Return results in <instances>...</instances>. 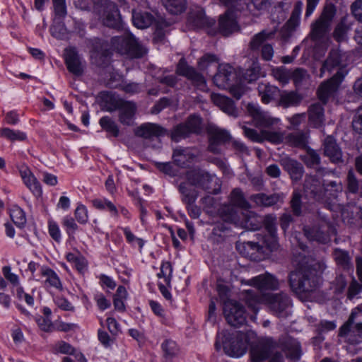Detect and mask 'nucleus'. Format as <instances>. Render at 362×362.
Returning a JSON list of instances; mask_svg holds the SVG:
<instances>
[{
  "mask_svg": "<svg viewBox=\"0 0 362 362\" xmlns=\"http://www.w3.org/2000/svg\"><path fill=\"white\" fill-rule=\"evenodd\" d=\"M347 61L348 54L346 53H341L338 49L331 51L328 59L322 67L320 77H322L326 71L331 72L336 70L337 72L330 80L322 83L319 87L317 95L321 101L326 102L328 98L337 90L348 73Z\"/></svg>",
  "mask_w": 362,
  "mask_h": 362,
  "instance_id": "3",
  "label": "nucleus"
},
{
  "mask_svg": "<svg viewBox=\"0 0 362 362\" xmlns=\"http://www.w3.org/2000/svg\"><path fill=\"white\" fill-rule=\"evenodd\" d=\"M177 73L191 80L198 89L203 91L207 90L206 83L204 78L197 74L193 68L188 66L184 59H181L179 62Z\"/></svg>",
  "mask_w": 362,
  "mask_h": 362,
  "instance_id": "15",
  "label": "nucleus"
},
{
  "mask_svg": "<svg viewBox=\"0 0 362 362\" xmlns=\"http://www.w3.org/2000/svg\"><path fill=\"white\" fill-rule=\"evenodd\" d=\"M289 141L293 146H304L307 142V136L305 134H293L290 136Z\"/></svg>",
  "mask_w": 362,
  "mask_h": 362,
  "instance_id": "63",
  "label": "nucleus"
},
{
  "mask_svg": "<svg viewBox=\"0 0 362 362\" xmlns=\"http://www.w3.org/2000/svg\"><path fill=\"white\" fill-rule=\"evenodd\" d=\"M233 69L228 64H221L218 66V71L214 77V82L216 86L221 88H229L230 93L237 99L240 98L245 93V88L242 86H230L229 81L233 74Z\"/></svg>",
  "mask_w": 362,
  "mask_h": 362,
  "instance_id": "9",
  "label": "nucleus"
},
{
  "mask_svg": "<svg viewBox=\"0 0 362 362\" xmlns=\"http://www.w3.org/2000/svg\"><path fill=\"white\" fill-rule=\"evenodd\" d=\"M243 284L251 286L252 289L245 290V300L248 307L255 313L259 309L262 303L267 304L269 308L279 317L284 316V312L290 306L291 300L286 294L276 296L264 295L257 296L256 289L259 292L263 290L275 289L278 286L277 280L271 274L266 273L255 276L250 280H241Z\"/></svg>",
  "mask_w": 362,
  "mask_h": 362,
  "instance_id": "1",
  "label": "nucleus"
},
{
  "mask_svg": "<svg viewBox=\"0 0 362 362\" xmlns=\"http://www.w3.org/2000/svg\"><path fill=\"white\" fill-rule=\"evenodd\" d=\"M54 303L59 308L63 310L74 312L75 310L74 306L66 298L64 297H56L54 298Z\"/></svg>",
  "mask_w": 362,
  "mask_h": 362,
  "instance_id": "54",
  "label": "nucleus"
},
{
  "mask_svg": "<svg viewBox=\"0 0 362 362\" xmlns=\"http://www.w3.org/2000/svg\"><path fill=\"white\" fill-rule=\"evenodd\" d=\"M313 184H312L310 187V182L306 180L305 182V192L307 194L310 193L313 195L315 199L320 201V195L317 193V189H321L322 187L320 185V182L317 180H313Z\"/></svg>",
  "mask_w": 362,
  "mask_h": 362,
  "instance_id": "53",
  "label": "nucleus"
},
{
  "mask_svg": "<svg viewBox=\"0 0 362 362\" xmlns=\"http://www.w3.org/2000/svg\"><path fill=\"white\" fill-rule=\"evenodd\" d=\"M208 131L210 134L209 148L213 152L218 151V149L215 147V144H219L225 142L230 139V134L228 132L221 129L215 125L209 126Z\"/></svg>",
  "mask_w": 362,
  "mask_h": 362,
  "instance_id": "21",
  "label": "nucleus"
},
{
  "mask_svg": "<svg viewBox=\"0 0 362 362\" xmlns=\"http://www.w3.org/2000/svg\"><path fill=\"white\" fill-rule=\"evenodd\" d=\"M351 9L356 19L362 22V0L355 1L352 4Z\"/></svg>",
  "mask_w": 362,
  "mask_h": 362,
  "instance_id": "62",
  "label": "nucleus"
},
{
  "mask_svg": "<svg viewBox=\"0 0 362 362\" xmlns=\"http://www.w3.org/2000/svg\"><path fill=\"white\" fill-rule=\"evenodd\" d=\"M305 236L310 240H316L321 243H327L329 239L318 229H313L312 231L305 229Z\"/></svg>",
  "mask_w": 362,
  "mask_h": 362,
  "instance_id": "45",
  "label": "nucleus"
},
{
  "mask_svg": "<svg viewBox=\"0 0 362 362\" xmlns=\"http://www.w3.org/2000/svg\"><path fill=\"white\" fill-rule=\"evenodd\" d=\"M103 23L108 27L119 28L122 25V18L119 10L115 4H109L103 11Z\"/></svg>",
  "mask_w": 362,
  "mask_h": 362,
  "instance_id": "18",
  "label": "nucleus"
},
{
  "mask_svg": "<svg viewBox=\"0 0 362 362\" xmlns=\"http://www.w3.org/2000/svg\"><path fill=\"white\" fill-rule=\"evenodd\" d=\"M325 266L322 262H314L308 267H300L290 274V284L297 294L313 291L320 283V276Z\"/></svg>",
  "mask_w": 362,
  "mask_h": 362,
  "instance_id": "5",
  "label": "nucleus"
},
{
  "mask_svg": "<svg viewBox=\"0 0 362 362\" xmlns=\"http://www.w3.org/2000/svg\"><path fill=\"white\" fill-rule=\"evenodd\" d=\"M48 230L50 236L56 241L59 242L62 238L61 230L58 224L53 220L48 221Z\"/></svg>",
  "mask_w": 362,
  "mask_h": 362,
  "instance_id": "50",
  "label": "nucleus"
},
{
  "mask_svg": "<svg viewBox=\"0 0 362 362\" xmlns=\"http://www.w3.org/2000/svg\"><path fill=\"white\" fill-rule=\"evenodd\" d=\"M324 122L323 108L319 104L312 105L309 110V122L314 127L322 126Z\"/></svg>",
  "mask_w": 362,
  "mask_h": 362,
  "instance_id": "30",
  "label": "nucleus"
},
{
  "mask_svg": "<svg viewBox=\"0 0 362 362\" xmlns=\"http://www.w3.org/2000/svg\"><path fill=\"white\" fill-rule=\"evenodd\" d=\"M124 235L127 242L134 247H138L140 250H142L145 245L146 241L142 238L136 236L130 230L129 227L122 228Z\"/></svg>",
  "mask_w": 362,
  "mask_h": 362,
  "instance_id": "36",
  "label": "nucleus"
},
{
  "mask_svg": "<svg viewBox=\"0 0 362 362\" xmlns=\"http://www.w3.org/2000/svg\"><path fill=\"white\" fill-rule=\"evenodd\" d=\"M127 296L126 288L120 286L117 288V292L114 296V305L116 310L122 311L125 308L124 300Z\"/></svg>",
  "mask_w": 362,
  "mask_h": 362,
  "instance_id": "40",
  "label": "nucleus"
},
{
  "mask_svg": "<svg viewBox=\"0 0 362 362\" xmlns=\"http://www.w3.org/2000/svg\"><path fill=\"white\" fill-rule=\"evenodd\" d=\"M228 332H219L217 334L216 348L220 350L223 348L224 352L229 356L239 358L247 351L250 344L255 342L256 334L245 327L243 330L236 333L235 339L229 340Z\"/></svg>",
  "mask_w": 362,
  "mask_h": 362,
  "instance_id": "4",
  "label": "nucleus"
},
{
  "mask_svg": "<svg viewBox=\"0 0 362 362\" xmlns=\"http://www.w3.org/2000/svg\"><path fill=\"white\" fill-rule=\"evenodd\" d=\"M260 76L261 74L259 63L257 60H252L250 62L249 68L247 69L243 78L248 82H252L256 81Z\"/></svg>",
  "mask_w": 362,
  "mask_h": 362,
  "instance_id": "34",
  "label": "nucleus"
},
{
  "mask_svg": "<svg viewBox=\"0 0 362 362\" xmlns=\"http://www.w3.org/2000/svg\"><path fill=\"white\" fill-rule=\"evenodd\" d=\"M273 75L276 80L283 84L287 83L292 76L290 71L283 67L274 69Z\"/></svg>",
  "mask_w": 362,
  "mask_h": 362,
  "instance_id": "46",
  "label": "nucleus"
},
{
  "mask_svg": "<svg viewBox=\"0 0 362 362\" xmlns=\"http://www.w3.org/2000/svg\"><path fill=\"white\" fill-rule=\"evenodd\" d=\"M286 168L292 180H298L303 175V167L298 162L291 160L286 164Z\"/></svg>",
  "mask_w": 362,
  "mask_h": 362,
  "instance_id": "39",
  "label": "nucleus"
},
{
  "mask_svg": "<svg viewBox=\"0 0 362 362\" xmlns=\"http://www.w3.org/2000/svg\"><path fill=\"white\" fill-rule=\"evenodd\" d=\"M218 182L215 175H209L208 173L199 170H193L187 175V180L180 185V191L182 194L183 201L187 204L194 202L197 197V189L202 187L209 189V182Z\"/></svg>",
  "mask_w": 362,
  "mask_h": 362,
  "instance_id": "7",
  "label": "nucleus"
},
{
  "mask_svg": "<svg viewBox=\"0 0 362 362\" xmlns=\"http://www.w3.org/2000/svg\"><path fill=\"white\" fill-rule=\"evenodd\" d=\"M346 30L347 28L344 25L343 23L339 24L334 32V37L336 40L341 42L345 40Z\"/></svg>",
  "mask_w": 362,
  "mask_h": 362,
  "instance_id": "64",
  "label": "nucleus"
},
{
  "mask_svg": "<svg viewBox=\"0 0 362 362\" xmlns=\"http://www.w3.org/2000/svg\"><path fill=\"white\" fill-rule=\"evenodd\" d=\"M10 216L13 223L18 227H22L26 223V216L23 210L18 206H13L10 210Z\"/></svg>",
  "mask_w": 362,
  "mask_h": 362,
  "instance_id": "37",
  "label": "nucleus"
},
{
  "mask_svg": "<svg viewBox=\"0 0 362 362\" xmlns=\"http://www.w3.org/2000/svg\"><path fill=\"white\" fill-rule=\"evenodd\" d=\"M218 58L213 54H204L198 62V67L202 71H207L211 66H216Z\"/></svg>",
  "mask_w": 362,
  "mask_h": 362,
  "instance_id": "43",
  "label": "nucleus"
},
{
  "mask_svg": "<svg viewBox=\"0 0 362 362\" xmlns=\"http://www.w3.org/2000/svg\"><path fill=\"white\" fill-rule=\"evenodd\" d=\"M62 224L66 229V233L69 235H73L75 233L78 228L77 224L75 223L74 219L69 216H66L63 218Z\"/></svg>",
  "mask_w": 362,
  "mask_h": 362,
  "instance_id": "52",
  "label": "nucleus"
},
{
  "mask_svg": "<svg viewBox=\"0 0 362 362\" xmlns=\"http://www.w3.org/2000/svg\"><path fill=\"white\" fill-rule=\"evenodd\" d=\"M40 278L34 276V279L43 282L46 286H51L59 290L62 289L60 279L52 269L46 266H42L40 268Z\"/></svg>",
  "mask_w": 362,
  "mask_h": 362,
  "instance_id": "17",
  "label": "nucleus"
},
{
  "mask_svg": "<svg viewBox=\"0 0 362 362\" xmlns=\"http://www.w3.org/2000/svg\"><path fill=\"white\" fill-rule=\"evenodd\" d=\"M75 217L79 223H86L88 221V209L81 204H79L74 212Z\"/></svg>",
  "mask_w": 362,
  "mask_h": 362,
  "instance_id": "47",
  "label": "nucleus"
},
{
  "mask_svg": "<svg viewBox=\"0 0 362 362\" xmlns=\"http://www.w3.org/2000/svg\"><path fill=\"white\" fill-rule=\"evenodd\" d=\"M93 206L99 210H105L110 213L112 217H117L119 211L117 207L106 198H98L92 201Z\"/></svg>",
  "mask_w": 362,
  "mask_h": 362,
  "instance_id": "29",
  "label": "nucleus"
},
{
  "mask_svg": "<svg viewBox=\"0 0 362 362\" xmlns=\"http://www.w3.org/2000/svg\"><path fill=\"white\" fill-rule=\"evenodd\" d=\"M54 351L63 354H74V349L65 341H59L55 344Z\"/></svg>",
  "mask_w": 362,
  "mask_h": 362,
  "instance_id": "55",
  "label": "nucleus"
},
{
  "mask_svg": "<svg viewBox=\"0 0 362 362\" xmlns=\"http://www.w3.org/2000/svg\"><path fill=\"white\" fill-rule=\"evenodd\" d=\"M132 21L136 28L144 29L152 24L153 17L147 12L141 13L134 11L132 14Z\"/></svg>",
  "mask_w": 362,
  "mask_h": 362,
  "instance_id": "31",
  "label": "nucleus"
},
{
  "mask_svg": "<svg viewBox=\"0 0 362 362\" xmlns=\"http://www.w3.org/2000/svg\"><path fill=\"white\" fill-rule=\"evenodd\" d=\"M20 175L23 183L37 198L41 197L42 190L41 185L30 168L25 165H21L18 168Z\"/></svg>",
  "mask_w": 362,
  "mask_h": 362,
  "instance_id": "16",
  "label": "nucleus"
},
{
  "mask_svg": "<svg viewBox=\"0 0 362 362\" xmlns=\"http://www.w3.org/2000/svg\"><path fill=\"white\" fill-rule=\"evenodd\" d=\"M136 112V105L132 102H124L119 107V120L126 125L133 124Z\"/></svg>",
  "mask_w": 362,
  "mask_h": 362,
  "instance_id": "25",
  "label": "nucleus"
},
{
  "mask_svg": "<svg viewBox=\"0 0 362 362\" xmlns=\"http://www.w3.org/2000/svg\"><path fill=\"white\" fill-rule=\"evenodd\" d=\"M1 134L2 136L12 141L23 140L25 139V134L24 133L19 131H14L8 128L3 129L1 132Z\"/></svg>",
  "mask_w": 362,
  "mask_h": 362,
  "instance_id": "48",
  "label": "nucleus"
},
{
  "mask_svg": "<svg viewBox=\"0 0 362 362\" xmlns=\"http://www.w3.org/2000/svg\"><path fill=\"white\" fill-rule=\"evenodd\" d=\"M254 202L258 205L269 206L276 204L279 197L276 194L265 195L263 194L256 195L253 197Z\"/></svg>",
  "mask_w": 362,
  "mask_h": 362,
  "instance_id": "41",
  "label": "nucleus"
},
{
  "mask_svg": "<svg viewBox=\"0 0 362 362\" xmlns=\"http://www.w3.org/2000/svg\"><path fill=\"white\" fill-rule=\"evenodd\" d=\"M293 81L296 86H300L308 78L306 71L302 69H298L293 72L292 76Z\"/></svg>",
  "mask_w": 362,
  "mask_h": 362,
  "instance_id": "58",
  "label": "nucleus"
},
{
  "mask_svg": "<svg viewBox=\"0 0 362 362\" xmlns=\"http://www.w3.org/2000/svg\"><path fill=\"white\" fill-rule=\"evenodd\" d=\"M52 2L55 15L54 21L64 18L67 13L65 0H52Z\"/></svg>",
  "mask_w": 362,
  "mask_h": 362,
  "instance_id": "44",
  "label": "nucleus"
},
{
  "mask_svg": "<svg viewBox=\"0 0 362 362\" xmlns=\"http://www.w3.org/2000/svg\"><path fill=\"white\" fill-rule=\"evenodd\" d=\"M272 221L266 226L267 234L262 236L257 243L247 242L243 244L245 250L244 255L254 260H261L266 258L269 254L278 248V242L276 236V226L272 217Z\"/></svg>",
  "mask_w": 362,
  "mask_h": 362,
  "instance_id": "6",
  "label": "nucleus"
},
{
  "mask_svg": "<svg viewBox=\"0 0 362 362\" xmlns=\"http://www.w3.org/2000/svg\"><path fill=\"white\" fill-rule=\"evenodd\" d=\"M194 155L192 150L186 148H176L173 155L174 162L179 166L185 167L187 165V163H190L194 160Z\"/></svg>",
  "mask_w": 362,
  "mask_h": 362,
  "instance_id": "28",
  "label": "nucleus"
},
{
  "mask_svg": "<svg viewBox=\"0 0 362 362\" xmlns=\"http://www.w3.org/2000/svg\"><path fill=\"white\" fill-rule=\"evenodd\" d=\"M269 356L268 351L265 349H252L251 357L253 362H262Z\"/></svg>",
  "mask_w": 362,
  "mask_h": 362,
  "instance_id": "57",
  "label": "nucleus"
},
{
  "mask_svg": "<svg viewBox=\"0 0 362 362\" xmlns=\"http://www.w3.org/2000/svg\"><path fill=\"white\" fill-rule=\"evenodd\" d=\"M164 130L160 127L152 124V123H146L144 124L137 128L135 131V134L144 138H150L154 136H160L163 134Z\"/></svg>",
  "mask_w": 362,
  "mask_h": 362,
  "instance_id": "27",
  "label": "nucleus"
},
{
  "mask_svg": "<svg viewBox=\"0 0 362 362\" xmlns=\"http://www.w3.org/2000/svg\"><path fill=\"white\" fill-rule=\"evenodd\" d=\"M211 98L214 103L228 115L233 117L238 115V111L234 106L233 102L228 97L217 93H212Z\"/></svg>",
  "mask_w": 362,
  "mask_h": 362,
  "instance_id": "20",
  "label": "nucleus"
},
{
  "mask_svg": "<svg viewBox=\"0 0 362 362\" xmlns=\"http://www.w3.org/2000/svg\"><path fill=\"white\" fill-rule=\"evenodd\" d=\"M2 273L6 279L12 284L13 288L20 284L18 276L12 272L11 268L9 266L4 267L2 268Z\"/></svg>",
  "mask_w": 362,
  "mask_h": 362,
  "instance_id": "49",
  "label": "nucleus"
},
{
  "mask_svg": "<svg viewBox=\"0 0 362 362\" xmlns=\"http://www.w3.org/2000/svg\"><path fill=\"white\" fill-rule=\"evenodd\" d=\"M224 315L231 326L238 327L245 322V312L242 305L235 300H229L225 303Z\"/></svg>",
  "mask_w": 362,
  "mask_h": 362,
  "instance_id": "11",
  "label": "nucleus"
},
{
  "mask_svg": "<svg viewBox=\"0 0 362 362\" xmlns=\"http://www.w3.org/2000/svg\"><path fill=\"white\" fill-rule=\"evenodd\" d=\"M247 109L254 124L259 129V132H257L244 127V134L248 139L255 142L268 141L275 144L283 141L284 136L281 133L267 129L273 125H277L280 122L279 118L272 117L268 112H262L257 104L250 103Z\"/></svg>",
  "mask_w": 362,
  "mask_h": 362,
  "instance_id": "2",
  "label": "nucleus"
},
{
  "mask_svg": "<svg viewBox=\"0 0 362 362\" xmlns=\"http://www.w3.org/2000/svg\"><path fill=\"white\" fill-rule=\"evenodd\" d=\"M334 256L338 264L344 267L349 265L350 259L345 251L337 249L334 250Z\"/></svg>",
  "mask_w": 362,
  "mask_h": 362,
  "instance_id": "51",
  "label": "nucleus"
},
{
  "mask_svg": "<svg viewBox=\"0 0 362 362\" xmlns=\"http://www.w3.org/2000/svg\"><path fill=\"white\" fill-rule=\"evenodd\" d=\"M279 104L284 107L296 105L299 103L301 98L294 92H284L279 95Z\"/></svg>",
  "mask_w": 362,
  "mask_h": 362,
  "instance_id": "33",
  "label": "nucleus"
},
{
  "mask_svg": "<svg viewBox=\"0 0 362 362\" xmlns=\"http://www.w3.org/2000/svg\"><path fill=\"white\" fill-rule=\"evenodd\" d=\"M66 259L78 272L83 274L88 270V262L78 251L66 252Z\"/></svg>",
  "mask_w": 362,
  "mask_h": 362,
  "instance_id": "26",
  "label": "nucleus"
},
{
  "mask_svg": "<svg viewBox=\"0 0 362 362\" xmlns=\"http://www.w3.org/2000/svg\"><path fill=\"white\" fill-rule=\"evenodd\" d=\"M173 274V268L169 262H163L160 265V271L158 273L157 276L159 281L169 286L171 281Z\"/></svg>",
  "mask_w": 362,
  "mask_h": 362,
  "instance_id": "35",
  "label": "nucleus"
},
{
  "mask_svg": "<svg viewBox=\"0 0 362 362\" xmlns=\"http://www.w3.org/2000/svg\"><path fill=\"white\" fill-rule=\"evenodd\" d=\"M268 37V35L264 32H262L257 35H256L252 40L250 42V47L252 49H258L264 40Z\"/></svg>",
  "mask_w": 362,
  "mask_h": 362,
  "instance_id": "61",
  "label": "nucleus"
},
{
  "mask_svg": "<svg viewBox=\"0 0 362 362\" xmlns=\"http://www.w3.org/2000/svg\"><path fill=\"white\" fill-rule=\"evenodd\" d=\"M102 128L113 136L119 134V129L116 123L108 117H103L100 119Z\"/></svg>",
  "mask_w": 362,
  "mask_h": 362,
  "instance_id": "42",
  "label": "nucleus"
},
{
  "mask_svg": "<svg viewBox=\"0 0 362 362\" xmlns=\"http://www.w3.org/2000/svg\"><path fill=\"white\" fill-rule=\"evenodd\" d=\"M335 15V8L332 5L327 6L320 19L312 26V35L315 40L321 37L327 30L330 23Z\"/></svg>",
  "mask_w": 362,
  "mask_h": 362,
  "instance_id": "14",
  "label": "nucleus"
},
{
  "mask_svg": "<svg viewBox=\"0 0 362 362\" xmlns=\"http://www.w3.org/2000/svg\"><path fill=\"white\" fill-rule=\"evenodd\" d=\"M361 313H362V305H358L351 312L348 321L340 328L339 335L341 337L347 336L349 346L362 342V323L357 324L355 327L356 330L350 332V327L354 323L356 316ZM350 349V346L347 348L349 351Z\"/></svg>",
  "mask_w": 362,
  "mask_h": 362,
  "instance_id": "10",
  "label": "nucleus"
},
{
  "mask_svg": "<svg viewBox=\"0 0 362 362\" xmlns=\"http://www.w3.org/2000/svg\"><path fill=\"white\" fill-rule=\"evenodd\" d=\"M35 321L40 328V329L45 332H49L52 330V324L48 317L38 316L36 317Z\"/></svg>",
  "mask_w": 362,
  "mask_h": 362,
  "instance_id": "59",
  "label": "nucleus"
},
{
  "mask_svg": "<svg viewBox=\"0 0 362 362\" xmlns=\"http://www.w3.org/2000/svg\"><path fill=\"white\" fill-rule=\"evenodd\" d=\"M261 100L264 104H268L275 100L280 95L279 89L267 83H261L258 87Z\"/></svg>",
  "mask_w": 362,
  "mask_h": 362,
  "instance_id": "23",
  "label": "nucleus"
},
{
  "mask_svg": "<svg viewBox=\"0 0 362 362\" xmlns=\"http://www.w3.org/2000/svg\"><path fill=\"white\" fill-rule=\"evenodd\" d=\"M284 352L292 360H298L301 356L300 344L296 339H291L285 346Z\"/></svg>",
  "mask_w": 362,
  "mask_h": 362,
  "instance_id": "32",
  "label": "nucleus"
},
{
  "mask_svg": "<svg viewBox=\"0 0 362 362\" xmlns=\"http://www.w3.org/2000/svg\"><path fill=\"white\" fill-rule=\"evenodd\" d=\"M234 207L245 209L248 207L247 202L245 200L241 191L238 189H234L230 197V206H226L221 212V216L223 220L229 222H236V210Z\"/></svg>",
  "mask_w": 362,
  "mask_h": 362,
  "instance_id": "13",
  "label": "nucleus"
},
{
  "mask_svg": "<svg viewBox=\"0 0 362 362\" xmlns=\"http://www.w3.org/2000/svg\"><path fill=\"white\" fill-rule=\"evenodd\" d=\"M237 16L234 15L233 11L229 9L225 15L219 19V28L221 33L228 35L238 29L236 21Z\"/></svg>",
  "mask_w": 362,
  "mask_h": 362,
  "instance_id": "22",
  "label": "nucleus"
},
{
  "mask_svg": "<svg viewBox=\"0 0 362 362\" xmlns=\"http://www.w3.org/2000/svg\"><path fill=\"white\" fill-rule=\"evenodd\" d=\"M352 125L353 129L356 132L359 134H362V106L358 109L353 120Z\"/></svg>",
  "mask_w": 362,
  "mask_h": 362,
  "instance_id": "60",
  "label": "nucleus"
},
{
  "mask_svg": "<svg viewBox=\"0 0 362 362\" xmlns=\"http://www.w3.org/2000/svg\"><path fill=\"white\" fill-rule=\"evenodd\" d=\"M166 9L171 13L177 14L185 8V0H163Z\"/></svg>",
  "mask_w": 362,
  "mask_h": 362,
  "instance_id": "38",
  "label": "nucleus"
},
{
  "mask_svg": "<svg viewBox=\"0 0 362 362\" xmlns=\"http://www.w3.org/2000/svg\"><path fill=\"white\" fill-rule=\"evenodd\" d=\"M65 62L69 71L74 74H80L82 71V64L76 49L69 47L65 49Z\"/></svg>",
  "mask_w": 362,
  "mask_h": 362,
  "instance_id": "19",
  "label": "nucleus"
},
{
  "mask_svg": "<svg viewBox=\"0 0 362 362\" xmlns=\"http://www.w3.org/2000/svg\"><path fill=\"white\" fill-rule=\"evenodd\" d=\"M162 349L168 356L175 355L178 351L177 346L173 340H165L162 344Z\"/></svg>",
  "mask_w": 362,
  "mask_h": 362,
  "instance_id": "56",
  "label": "nucleus"
},
{
  "mask_svg": "<svg viewBox=\"0 0 362 362\" xmlns=\"http://www.w3.org/2000/svg\"><path fill=\"white\" fill-rule=\"evenodd\" d=\"M112 44L114 49L121 54H127L130 58L141 57L146 52V49L129 33L122 37H114Z\"/></svg>",
  "mask_w": 362,
  "mask_h": 362,
  "instance_id": "8",
  "label": "nucleus"
},
{
  "mask_svg": "<svg viewBox=\"0 0 362 362\" xmlns=\"http://www.w3.org/2000/svg\"><path fill=\"white\" fill-rule=\"evenodd\" d=\"M202 127V119L197 115H192L189 117L187 121L175 128L172 132V139L175 141H179L181 139L188 136L191 134H197L200 132Z\"/></svg>",
  "mask_w": 362,
  "mask_h": 362,
  "instance_id": "12",
  "label": "nucleus"
},
{
  "mask_svg": "<svg viewBox=\"0 0 362 362\" xmlns=\"http://www.w3.org/2000/svg\"><path fill=\"white\" fill-rule=\"evenodd\" d=\"M325 154L334 163H338L341 159V151L337 145L334 139L327 136L324 142Z\"/></svg>",
  "mask_w": 362,
  "mask_h": 362,
  "instance_id": "24",
  "label": "nucleus"
}]
</instances>
